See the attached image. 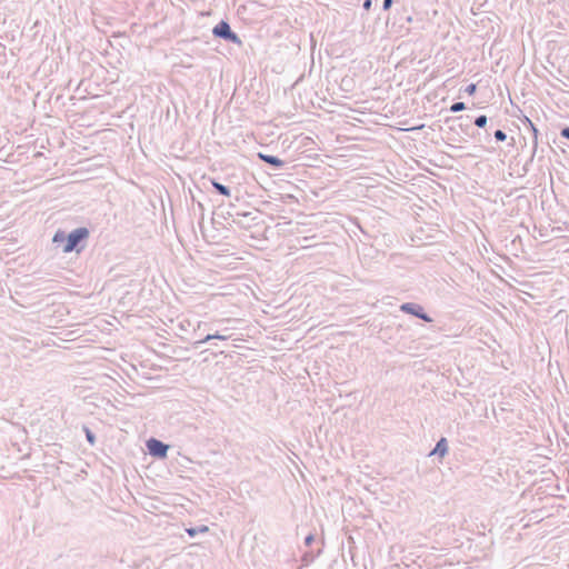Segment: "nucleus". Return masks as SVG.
<instances>
[{
  "label": "nucleus",
  "instance_id": "5",
  "mask_svg": "<svg viewBox=\"0 0 569 569\" xmlns=\"http://www.w3.org/2000/svg\"><path fill=\"white\" fill-rule=\"evenodd\" d=\"M523 123H525V124H527V126L530 128V130L532 131V134H533V140H532V144H533V146H532V154H531L530 159L527 161V163H526V164H525V167H523L525 172H527V171H528V168H527V167H528V164H529V163H531V162L533 161V157H535V154H536V150H537V146H538V132H539V131H538V129L536 128V126L533 124V122H532L528 117H526V118H525Z\"/></svg>",
  "mask_w": 569,
  "mask_h": 569
},
{
  "label": "nucleus",
  "instance_id": "15",
  "mask_svg": "<svg viewBox=\"0 0 569 569\" xmlns=\"http://www.w3.org/2000/svg\"><path fill=\"white\" fill-rule=\"evenodd\" d=\"M493 136L496 140L500 142H503L507 139L506 132L500 129L496 130Z\"/></svg>",
  "mask_w": 569,
  "mask_h": 569
},
{
  "label": "nucleus",
  "instance_id": "17",
  "mask_svg": "<svg viewBox=\"0 0 569 569\" xmlns=\"http://www.w3.org/2000/svg\"><path fill=\"white\" fill-rule=\"evenodd\" d=\"M477 91V84L476 83H470L468 84L466 88H465V92L469 96H472L475 94Z\"/></svg>",
  "mask_w": 569,
  "mask_h": 569
},
{
  "label": "nucleus",
  "instance_id": "6",
  "mask_svg": "<svg viewBox=\"0 0 569 569\" xmlns=\"http://www.w3.org/2000/svg\"><path fill=\"white\" fill-rule=\"evenodd\" d=\"M448 441L445 437H441L435 448L431 450L430 456H439L443 458L448 453Z\"/></svg>",
  "mask_w": 569,
  "mask_h": 569
},
{
  "label": "nucleus",
  "instance_id": "13",
  "mask_svg": "<svg viewBox=\"0 0 569 569\" xmlns=\"http://www.w3.org/2000/svg\"><path fill=\"white\" fill-rule=\"evenodd\" d=\"M86 432V438L90 445H94L96 442V436L94 433L87 427L83 428Z\"/></svg>",
  "mask_w": 569,
  "mask_h": 569
},
{
  "label": "nucleus",
  "instance_id": "22",
  "mask_svg": "<svg viewBox=\"0 0 569 569\" xmlns=\"http://www.w3.org/2000/svg\"><path fill=\"white\" fill-rule=\"evenodd\" d=\"M218 337H214V339L219 340H227L229 338V335L217 332Z\"/></svg>",
  "mask_w": 569,
  "mask_h": 569
},
{
  "label": "nucleus",
  "instance_id": "19",
  "mask_svg": "<svg viewBox=\"0 0 569 569\" xmlns=\"http://www.w3.org/2000/svg\"><path fill=\"white\" fill-rule=\"evenodd\" d=\"M560 136L569 140V127H565L560 131Z\"/></svg>",
  "mask_w": 569,
  "mask_h": 569
},
{
  "label": "nucleus",
  "instance_id": "2",
  "mask_svg": "<svg viewBox=\"0 0 569 569\" xmlns=\"http://www.w3.org/2000/svg\"><path fill=\"white\" fill-rule=\"evenodd\" d=\"M212 34L216 38H220L236 44L241 43L239 36L231 30L230 24L224 20H221L213 27Z\"/></svg>",
  "mask_w": 569,
  "mask_h": 569
},
{
  "label": "nucleus",
  "instance_id": "7",
  "mask_svg": "<svg viewBox=\"0 0 569 569\" xmlns=\"http://www.w3.org/2000/svg\"><path fill=\"white\" fill-rule=\"evenodd\" d=\"M258 157L264 162L276 169H281L284 166V161L272 154L258 153Z\"/></svg>",
  "mask_w": 569,
  "mask_h": 569
},
{
  "label": "nucleus",
  "instance_id": "23",
  "mask_svg": "<svg viewBox=\"0 0 569 569\" xmlns=\"http://www.w3.org/2000/svg\"><path fill=\"white\" fill-rule=\"evenodd\" d=\"M462 117H456V118H450V120H461ZM449 121V119H447V122Z\"/></svg>",
  "mask_w": 569,
  "mask_h": 569
},
{
  "label": "nucleus",
  "instance_id": "9",
  "mask_svg": "<svg viewBox=\"0 0 569 569\" xmlns=\"http://www.w3.org/2000/svg\"><path fill=\"white\" fill-rule=\"evenodd\" d=\"M208 531H209V528L207 526H204V525H201V526H198V527H190V528L186 529V532L191 538L196 537L198 533H206Z\"/></svg>",
  "mask_w": 569,
  "mask_h": 569
},
{
  "label": "nucleus",
  "instance_id": "1",
  "mask_svg": "<svg viewBox=\"0 0 569 569\" xmlns=\"http://www.w3.org/2000/svg\"><path fill=\"white\" fill-rule=\"evenodd\" d=\"M89 230L86 227H80L67 234L66 243L63 244L62 251L70 253L72 251L80 252L82 247L80 243L89 238Z\"/></svg>",
  "mask_w": 569,
  "mask_h": 569
},
{
  "label": "nucleus",
  "instance_id": "4",
  "mask_svg": "<svg viewBox=\"0 0 569 569\" xmlns=\"http://www.w3.org/2000/svg\"><path fill=\"white\" fill-rule=\"evenodd\" d=\"M149 453L159 459H163L167 457L169 445L162 442L161 440H158L156 438H150L146 442Z\"/></svg>",
  "mask_w": 569,
  "mask_h": 569
},
{
  "label": "nucleus",
  "instance_id": "12",
  "mask_svg": "<svg viewBox=\"0 0 569 569\" xmlns=\"http://www.w3.org/2000/svg\"><path fill=\"white\" fill-rule=\"evenodd\" d=\"M465 109H466L465 102H460V101L452 103L451 107H450V111L453 112V113L460 112V111H462Z\"/></svg>",
  "mask_w": 569,
  "mask_h": 569
},
{
  "label": "nucleus",
  "instance_id": "10",
  "mask_svg": "<svg viewBox=\"0 0 569 569\" xmlns=\"http://www.w3.org/2000/svg\"><path fill=\"white\" fill-rule=\"evenodd\" d=\"M66 239H67V234L64 231L62 230H58L53 238H52V242L56 243V244H59V243H66Z\"/></svg>",
  "mask_w": 569,
  "mask_h": 569
},
{
  "label": "nucleus",
  "instance_id": "21",
  "mask_svg": "<svg viewBox=\"0 0 569 569\" xmlns=\"http://www.w3.org/2000/svg\"><path fill=\"white\" fill-rule=\"evenodd\" d=\"M371 6H372V1L371 0H365L363 1L362 7H363L365 10H367V11L370 10Z\"/></svg>",
  "mask_w": 569,
  "mask_h": 569
},
{
  "label": "nucleus",
  "instance_id": "20",
  "mask_svg": "<svg viewBox=\"0 0 569 569\" xmlns=\"http://www.w3.org/2000/svg\"><path fill=\"white\" fill-rule=\"evenodd\" d=\"M313 540H315V537H313V535H311V533H310V535H308V536L305 538V545H306V546H310V545L313 542Z\"/></svg>",
  "mask_w": 569,
  "mask_h": 569
},
{
  "label": "nucleus",
  "instance_id": "3",
  "mask_svg": "<svg viewBox=\"0 0 569 569\" xmlns=\"http://www.w3.org/2000/svg\"><path fill=\"white\" fill-rule=\"evenodd\" d=\"M400 311L411 315L416 318H419L426 322H431L432 318L425 312V309L421 305L415 302H405L399 307Z\"/></svg>",
  "mask_w": 569,
  "mask_h": 569
},
{
  "label": "nucleus",
  "instance_id": "11",
  "mask_svg": "<svg viewBox=\"0 0 569 569\" xmlns=\"http://www.w3.org/2000/svg\"><path fill=\"white\" fill-rule=\"evenodd\" d=\"M487 122H488V118H487V116H485V114H480V116H478V117L475 119V122H473V123H475V126H477L478 128H485V127H486V124H487Z\"/></svg>",
  "mask_w": 569,
  "mask_h": 569
},
{
  "label": "nucleus",
  "instance_id": "24",
  "mask_svg": "<svg viewBox=\"0 0 569 569\" xmlns=\"http://www.w3.org/2000/svg\"><path fill=\"white\" fill-rule=\"evenodd\" d=\"M249 213L244 212V213H238V216H242V217H247Z\"/></svg>",
  "mask_w": 569,
  "mask_h": 569
},
{
  "label": "nucleus",
  "instance_id": "8",
  "mask_svg": "<svg viewBox=\"0 0 569 569\" xmlns=\"http://www.w3.org/2000/svg\"><path fill=\"white\" fill-rule=\"evenodd\" d=\"M213 189L221 196H224V197H230L231 194V191H230V188L220 183L219 181H217L216 179H211L210 180Z\"/></svg>",
  "mask_w": 569,
  "mask_h": 569
},
{
  "label": "nucleus",
  "instance_id": "16",
  "mask_svg": "<svg viewBox=\"0 0 569 569\" xmlns=\"http://www.w3.org/2000/svg\"><path fill=\"white\" fill-rule=\"evenodd\" d=\"M316 556L311 552H306L303 556H302V561L305 562V565H309L310 562H312L315 560Z\"/></svg>",
  "mask_w": 569,
  "mask_h": 569
},
{
  "label": "nucleus",
  "instance_id": "18",
  "mask_svg": "<svg viewBox=\"0 0 569 569\" xmlns=\"http://www.w3.org/2000/svg\"><path fill=\"white\" fill-rule=\"evenodd\" d=\"M392 3H393V0H383L382 9L383 10H389L391 8Z\"/></svg>",
  "mask_w": 569,
  "mask_h": 569
},
{
  "label": "nucleus",
  "instance_id": "14",
  "mask_svg": "<svg viewBox=\"0 0 569 569\" xmlns=\"http://www.w3.org/2000/svg\"><path fill=\"white\" fill-rule=\"evenodd\" d=\"M214 337H218V333L207 335L203 339L194 342L196 348H198L199 345H201V343L209 342L210 340L214 339Z\"/></svg>",
  "mask_w": 569,
  "mask_h": 569
}]
</instances>
